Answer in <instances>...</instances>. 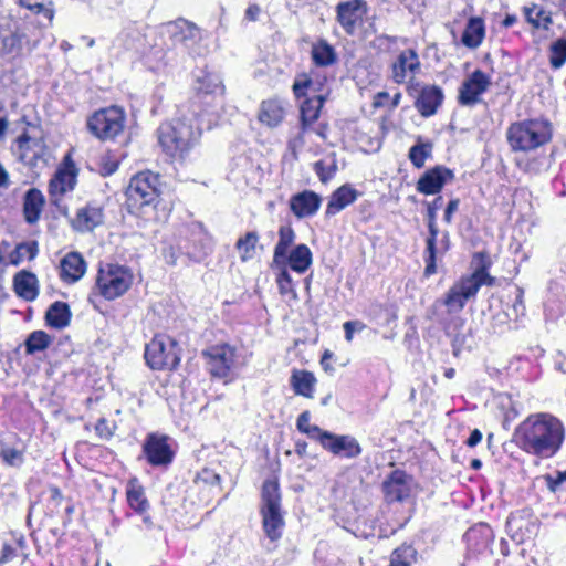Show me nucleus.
Masks as SVG:
<instances>
[{
	"label": "nucleus",
	"instance_id": "6",
	"mask_svg": "<svg viewBox=\"0 0 566 566\" xmlns=\"http://www.w3.org/2000/svg\"><path fill=\"white\" fill-rule=\"evenodd\" d=\"M125 122V112L118 106H109L94 112L87 118L86 126L96 138L111 140L123 132Z\"/></svg>",
	"mask_w": 566,
	"mask_h": 566
},
{
	"label": "nucleus",
	"instance_id": "51",
	"mask_svg": "<svg viewBox=\"0 0 566 566\" xmlns=\"http://www.w3.org/2000/svg\"><path fill=\"white\" fill-rule=\"evenodd\" d=\"M19 3L35 13H43L49 20L53 18V11L46 9L40 0H19Z\"/></svg>",
	"mask_w": 566,
	"mask_h": 566
},
{
	"label": "nucleus",
	"instance_id": "33",
	"mask_svg": "<svg viewBox=\"0 0 566 566\" xmlns=\"http://www.w3.org/2000/svg\"><path fill=\"white\" fill-rule=\"evenodd\" d=\"M324 101L325 94H317L302 103L300 112L303 130H306L318 118Z\"/></svg>",
	"mask_w": 566,
	"mask_h": 566
},
{
	"label": "nucleus",
	"instance_id": "18",
	"mask_svg": "<svg viewBox=\"0 0 566 566\" xmlns=\"http://www.w3.org/2000/svg\"><path fill=\"white\" fill-rule=\"evenodd\" d=\"M419 56L413 49L401 51L391 64V78L397 84H402L407 78L413 77L420 71Z\"/></svg>",
	"mask_w": 566,
	"mask_h": 566
},
{
	"label": "nucleus",
	"instance_id": "24",
	"mask_svg": "<svg viewBox=\"0 0 566 566\" xmlns=\"http://www.w3.org/2000/svg\"><path fill=\"white\" fill-rule=\"evenodd\" d=\"M60 268L61 279L64 282L74 283L84 275L86 263L78 252H70L61 260Z\"/></svg>",
	"mask_w": 566,
	"mask_h": 566
},
{
	"label": "nucleus",
	"instance_id": "25",
	"mask_svg": "<svg viewBox=\"0 0 566 566\" xmlns=\"http://www.w3.org/2000/svg\"><path fill=\"white\" fill-rule=\"evenodd\" d=\"M358 197V192L350 185H343L337 188L329 197L326 216H334L353 203Z\"/></svg>",
	"mask_w": 566,
	"mask_h": 566
},
{
	"label": "nucleus",
	"instance_id": "39",
	"mask_svg": "<svg viewBox=\"0 0 566 566\" xmlns=\"http://www.w3.org/2000/svg\"><path fill=\"white\" fill-rule=\"evenodd\" d=\"M523 13L526 21L532 24L535 29H543L548 31L551 25L553 24V19L551 12L538 8L536 4H532L531 7H524Z\"/></svg>",
	"mask_w": 566,
	"mask_h": 566
},
{
	"label": "nucleus",
	"instance_id": "5",
	"mask_svg": "<svg viewBox=\"0 0 566 566\" xmlns=\"http://www.w3.org/2000/svg\"><path fill=\"white\" fill-rule=\"evenodd\" d=\"M552 133V124L547 119L535 118L511 124L506 136L513 150L530 151L547 144Z\"/></svg>",
	"mask_w": 566,
	"mask_h": 566
},
{
	"label": "nucleus",
	"instance_id": "49",
	"mask_svg": "<svg viewBox=\"0 0 566 566\" xmlns=\"http://www.w3.org/2000/svg\"><path fill=\"white\" fill-rule=\"evenodd\" d=\"M314 170L322 182H327L336 171V164L334 160L328 165L325 160H318L314 165Z\"/></svg>",
	"mask_w": 566,
	"mask_h": 566
},
{
	"label": "nucleus",
	"instance_id": "15",
	"mask_svg": "<svg viewBox=\"0 0 566 566\" xmlns=\"http://www.w3.org/2000/svg\"><path fill=\"white\" fill-rule=\"evenodd\" d=\"M322 448L335 457L355 459L361 454L358 440L349 434H324Z\"/></svg>",
	"mask_w": 566,
	"mask_h": 566
},
{
	"label": "nucleus",
	"instance_id": "2",
	"mask_svg": "<svg viewBox=\"0 0 566 566\" xmlns=\"http://www.w3.org/2000/svg\"><path fill=\"white\" fill-rule=\"evenodd\" d=\"M199 117L197 111L181 105L176 118L158 127V143L167 156L185 160L188 153L198 145L201 137Z\"/></svg>",
	"mask_w": 566,
	"mask_h": 566
},
{
	"label": "nucleus",
	"instance_id": "52",
	"mask_svg": "<svg viewBox=\"0 0 566 566\" xmlns=\"http://www.w3.org/2000/svg\"><path fill=\"white\" fill-rule=\"evenodd\" d=\"M118 164L116 158H113L111 155H105L101 158L98 171L104 177L111 176L117 170Z\"/></svg>",
	"mask_w": 566,
	"mask_h": 566
},
{
	"label": "nucleus",
	"instance_id": "16",
	"mask_svg": "<svg viewBox=\"0 0 566 566\" xmlns=\"http://www.w3.org/2000/svg\"><path fill=\"white\" fill-rule=\"evenodd\" d=\"M453 170L438 165L433 168L428 169L417 181L416 189L418 192L426 196L437 195L442 188L453 181Z\"/></svg>",
	"mask_w": 566,
	"mask_h": 566
},
{
	"label": "nucleus",
	"instance_id": "43",
	"mask_svg": "<svg viewBox=\"0 0 566 566\" xmlns=\"http://www.w3.org/2000/svg\"><path fill=\"white\" fill-rule=\"evenodd\" d=\"M323 91V83L321 81H315L306 74L298 76L293 84V92L297 97L305 96L307 92H311L314 95L324 94Z\"/></svg>",
	"mask_w": 566,
	"mask_h": 566
},
{
	"label": "nucleus",
	"instance_id": "9",
	"mask_svg": "<svg viewBox=\"0 0 566 566\" xmlns=\"http://www.w3.org/2000/svg\"><path fill=\"white\" fill-rule=\"evenodd\" d=\"M145 359L151 369H176L180 361L177 343L165 336L154 337L146 345Z\"/></svg>",
	"mask_w": 566,
	"mask_h": 566
},
{
	"label": "nucleus",
	"instance_id": "38",
	"mask_svg": "<svg viewBox=\"0 0 566 566\" xmlns=\"http://www.w3.org/2000/svg\"><path fill=\"white\" fill-rule=\"evenodd\" d=\"M127 502L130 509L138 514H145L149 509V503L145 496L144 489L136 480L128 482L126 490Z\"/></svg>",
	"mask_w": 566,
	"mask_h": 566
},
{
	"label": "nucleus",
	"instance_id": "59",
	"mask_svg": "<svg viewBox=\"0 0 566 566\" xmlns=\"http://www.w3.org/2000/svg\"><path fill=\"white\" fill-rule=\"evenodd\" d=\"M260 12V7L255 3H252L245 10V19H248L249 21H256Z\"/></svg>",
	"mask_w": 566,
	"mask_h": 566
},
{
	"label": "nucleus",
	"instance_id": "19",
	"mask_svg": "<svg viewBox=\"0 0 566 566\" xmlns=\"http://www.w3.org/2000/svg\"><path fill=\"white\" fill-rule=\"evenodd\" d=\"M168 33L175 45L180 44L190 53L195 52V46L201 39L200 30L186 20L169 23Z\"/></svg>",
	"mask_w": 566,
	"mask_h": 566
},
{
	"label": "nucleus",
	"instance_id": "22",
	"mask_svg": "<svg viewBox=\"0 0 566 566\" xmlns=\"http://www.w3.org/2000/svg\"><path fill=\"white\" fill-rule=\"evenodd\" d=\"M322 199L311 190H304L290 199L291 211L300 219L314 216L319 209Z\"/></svg>",
	"mask_w": 566,
	"mask_h": 566
},
{
	"label": "nucleus",
	"instance_id": "41",
	"mask_svg": "<svg viewBox=\"0 0 566 566\" xmlns=\"http://www.w3.org/2000/svg\"><path fill=\"white\" fill-rule=\"evenodd\" d=\"M53 338L44 331H34L24 340V348L28 355L45 350L52 344Z\"/></svg>",
	"mask_w": 566,
	"mask_h": 566
},
{
	"label": "nucleus",
	"instance_id": "28",
	"mask_svg": "<svg viewBox=\"0 0 566 566\" xmlns=\"http://www.w3.org/2000/svg\"><path fill=\"white\" fill-rule=\"evenodd\" d=\"M296 238L295 231L291 226H281L279 229V241L274 247L273 264H286V253Z\"/></svg>",
	"mask_w": 566,
	"mask_h": 566
},
{
	"label": "nucleus",
	"instance_id": "54",
	"mask_svg": "<svg viewBox=\"0 0 566 566\" xmlns=\"http://www.w3.org/2000/svg\"><path fill=\"white\" fill-rule=\"evenodd\" d=\"M345 339L347 342H352L354 337V333L356 331H363L365 328V324L359 321H348L345 322L344 325Z\"/></svg>",
	"mask_w": 566,
	"mask_h": 566
},
{
	"label": "nucleus",
	"instance_id": "40",
	"mask_svg": "<svg viewBox=\"0 0 566 566\" xmlns=\"http://www.w3.org/2000/svg\"><path fill=\"white\" fill-rule=\"evenodd\" d=\"M259 239L258 232L249 231L237 240L235 249L242 262L252 260L255 256Z\"/></svg>",
	"mask_w": 566,
	"mask_h": 566
},
{
	"label": "nucleus",
	"instance_id": "50",
	"mask_svg": "<svg viewBox=\"0 0 566 566\" xmlns=\"http://www.w3.org/2000/svg\"><path fill=\"white\" fill-rule=\"evenodd\" d=\"M443 198L438 196L433 201L427 203V220L428 229H438L437 226V211L442 207Z\"/></svg>",
	"mask_w": 566,
	"mask_h": 566
},
{
	"label": "nucleus",
	"instance_id": "29",
	"mask_svg": "<svg viewBox=\"0 0 566 566\" xmlns=\"http://www.w3.org/2000/svg\"><path fill=\"white\" fill-rule=\"evenodd\" d=\"M72 313L70 306L64 303L56 301L50 305L45 313V322L49 326L62 329L70 325Z\"/></svg>",
	"mask_w": 566,
	"mask_h": 566
},
{
	"label": "nucleus",
	"instance_id": "62",
	"mask_svg": "<svg viewBox=\"0 0 566 566\" xmlns=\"http://www.w3.org/2000/svg\"><path fill=\"white\" fill-rule=\"evenodd\" d=\"M10 186V175L0 163V189H7Z\"/></svg>",
	"mask_w": 566,
	"mask_h": 566
},
{
	"label": "nucleus",
	"instance_id": "55",
	"mask_svg": "<svg viewBox=\"0 0 566 566\" xmlns=\"http://www.w3.org/2000/svg\"><path fill=\"white\" fill-rule=\"evenodd\" d=\"M304 433H306L311 439L317 440L321 444L324 434H332V432L324 431L316 424H311L310 427H306Z\"/></svg>",
	"mask_w": 566,
	"mask_h": 566
},
{
	"label": "nucleus",
	"instance_id": "31",
	"mask_svg": "<svg viewBox=\"0 0 566 566\" xmlns=\"http://www.w3.org/2000/svg\"><path fill=\"white\" fill-rule=\"evenodd\" d=\"M493 533L488 524H478L469 528L464 534V541L475 551L484 549L492 542Z\"/></svg>",
	"mask_w": 566,
	"mask_h": 566
},
{
	"label": "nucleus",
	"instance_id": "10",
	"mask_svg": "<svg viewBox=\"0 0 566 566\" xmlns=\"http://www.w3.org/2000/svg\"><path fill=\"white\" fill-rule=\"evenodd\" d=\"M207 370L213 378L226 379L230 377L235 366L237 349L229 344L212 345L201 353Z\"/></svg>",
	"mask_w": 566,
	"mask_h": 566
},
{
	"label": "nucleus",
	"instance_id": "36",
	"mask_svg": "<svg viewBox=\"0 0 566 566\" xmlns=\"http://www.w3.org/2000/svg\"><path fill=\"white\" fill-rule=\"evenodd\" d=\"M291 386L296 395L312 398L316 379L314 375L306 370H293Z\"/></svg>",
	"mask_w": 566,
	"mask_h": 566
},
{
	"label": "nucleus",
	"instance_id": "57",
	"mask_svg": "<svg viewBox=\"0 0 566 566\" xmlns=\"http://www.w3.org/2000/svg\"><path fill=\"white\" fill-rule=\"evenodd\" d=\"M15 556L17 549L9 544H4L0 554V566L2 564L11 562Z\"/></svg>",
	"mask_w": 566,
	"mask_h": 566
},
{
	"label": "nucleus",
	"instance_id": "17",
	"mask_svg": "<svg viewBox=\"0 0 566 566\" xmlns=\"http://www.w3.org/2000/svg\"><path fill=\"white\" fill-rule=\"evenodd\" d=\"M365 0H347L336 6V20L347 34H353L357 22L367 13Z\"/></svg>",
	"mask_w": 566,
	"mask_h": 566
},
{
	"label": "nucleus",
	"instance_id": "26",
	"mask_svg": "<svg viewBox=\"0 0 566 566\" xmlns=\"http://www.w3.org/2000/svg\"><path fill=\"white\" fill-rule=\"evenodd\" d=\"M13 285L15 293L28 302L34 301L39 294L38 279L31 272L21 271L15 274Z\"/></svg>",
	"mask_w": 566,
	"mask_h": 566
},
{
	"label": "nucleus",
	"instance_id": "14",
	"mask_svg": "<svg viewBox=\"0 0 566 566\" xmlns=\"http://www.w3.org/2000/svg\"><path fill=\"white\" fill-rule=\"evenodd\" d=\"M491 78L481 70H475L463 81L459 88L458 102L463 106H473L480 102V96L488 91Z\"/></svg>",
	"mask_w": 566,
	"mask_h": 566
},
{
	"label": "nucleus",
	"instance_id": "27",
	"mask_svg": "<svg viewBox=\"0 0 566 566\" xmlns=\"http://www.w3.org/2000/svg\"><path fill=\"white\" fill-rule=\"evenodd\" d=\"M44 196L36 188L29 189L24 195L23 214L29 224L35 223L40 219L44 206Z\"/></svg>",
	"mask_w": 566,
	"mask_h": 566
},
{
	"label": "nucleus",
	"instance_id": "34",
	"mask_svg": "<svg viewBox=\"0 0 566 566\" xmlns=\"http://www.w3.org/2000/svg\"><path fill=\"white\" fill-rule=\"evenodd\" d=\"M485 36L484 21L481 18H470L463 31L461 41L469 49H476Z\"/></svg>",
	"mask_w": 566,
	"mask_h": 566
},
{
	"label": "nucleus",
	"instance_id": "32",
	"mask_svg": "<svg viewBox=\"0 0 566 566\" xmlns=\"http://www.w3.org/2000/svg\"><path fill=\"white\" fill-rule=\"evenodd\" d=\"M313 261L310 248L302 243L296 245L290 253H286V264L297 273H304Z\"/></svg>",
	"mask_w": 566,
	"mask_h": 566
},
{
	"label": "nucleus",
	"instance_id": "3",
	"mask_svg": "<svg viewBox=\"0 0 566 566\" xmlns=\"http://www.w3.org/2000/svg\"><path fill=\"white\" fill-rule=\"evenodd\" d=\"M473 263L475 264L473 272L461 276L444 295L442 303L449 313L462 311L465 303L475 297L481 286H492L495 283V277L489 273L490 262L484 252H476L473 255Z\"/></svg>",
	"mask_w": 566,
	"mask_h": 566
},
{
	"label": "nucleus",
	"instance_id": "44",
	"mask_svg": "<svg viewBox=\"0 0 566 566\" xmlns=\"http://www.w3.org/2000/svg\"><path fill=\"white\" fill-rule=\"evenodd\" d=\"M38 242L29 241L19 243L10 253V262L14 265L20 264L25 258L33 260L38 254Z\"/></svg>",
	"mask_w": 566,
	"mask_h": 566
},
{
	"label": "nucleus",
	"instance_id": "1",
	"mask_svg": "<svg viewBox=\"0 0 566 566\" xmlns=\"http://www.w3.org/2000/svg\"><path fill=\"white\" fill-rule=\"evenodd\" d=\"M513 441L528 454L548 459L554 457L564 441L562 422L548 415H531L515 429Z\"/></svg>",
	"mask_w": 566,
	"mask_h": 566
},
{
	"label": "nucleus",
	"instance_id": "46",
	"mask_svg": "<svg viewBox=\"0 0 566 566\" xmlns=\"http://www.w3.org/2000/svg\"><path fill=\"white\" fill-rule=\"evenodd\" d=\"M416 555L417 552L412 546L401 545L392 552L388 566H411V563L416 560Z\"/></svg>",
	"mask_w": 566,
	"mask_h": 566
},
{
	"label": "nucleus",
	"instance_id": "56",
	"mask_svg": "<svg viewBox=\"0 0 566 566\" xmlns=\"http://www.w3.org/2000/svg\"><path fill=\"white\" fill-rule=\"evenodd\" d=\"M459 206H460V199L459 198L451 199L448 202V205L446 207V210H444V216H443L444 222H447V223H451L452 222L453 213L459 209Z\"/></svg>",
	"mask_w": 566,
	"mask_h": 566
},
{
	"label": "nucleus",
	"instance_id": "7",
	"mask_svg": "<svg viewBox=\"0 0 566 566\" xmlns=\"http://www.w3.org/2000/svg\"><path fill=\"white\" fill-rule=\"evenodd\" d=\"M133 283L130 271L117 264H105L99 268L96 287L106 300H115L128 291Z\"/></svg>",
	"mask_w": 566,
	"mask_h": 566
},
{
	"label": "nucleus",
	"instance_id": "35",
	"mask_svg": "<svg viewBox=\"0 0 566 566\" xmlns=\"http://www.w3.org/2000/svg\"><path fill=\"white\" fill-rule=\"evenodd\" d=\"M312 60L316 66L326 67L337 62V53L326 40H319L313 44Z\"/></svg>",
	"mask_w": 566,
	"mask_h": 566
},
{
	"label": "nucleus",
	"instance_id": "45",
	"mask_svg": "<svg viewBox=\"0 0 566 566\" xmlns=\"http://www.w3.org/2000/svg\"><path fill=\"white\" fill-rule=\"evenodd\" d=\"M280 273L276 277V283L279 286V292L282 296L287 297L289 300L296 301L297 293L294 289L292 277L286 269V264L280 265Z\"/></svg>",
	"mask_w": 566,
	"mask_h": 566
},
{
	"label": "nucleus",
	"instance_id": "42",
	"mask_svg": "<svg viewBox=\"0 0 566 566\" xmlns=\"http://www.w3.org/2000/svg\"><path fill=\"white\" fill-rule=\"evenodd\" d=\"M24 38H25V35L22 32H20L18 29L0 30V50H2L6 53H12L14 51H19L22 48V41Z\"/></svg>",
	"mask_w": 566,
	"mask_h": 566
},
{
	"label": "nucleus",
	"instance_id": "37",
	"mask_svg": "<svg viewBox=\"0 0 566 566\" xmlns=\"http://www.w3.org/2000/svg\"><path fill=\"white\" fill-rule=\"evenodd\" d=\"M284 116V111L277 101H264L259 112V120L269 127L277 126Z\"/></svg>",
	"mask_w": 566,
	"mask_h": 566
},
{
	"label": "nucleus",
	"instance_id": "63",
	"mask_svg": "<svg viewBox=\"0 0 566 566\" xmlns=\"http://www.w3.org/2000/svg\"><path fill=\"white\" fill-rule=\"evenodd\" d=\"M438 244H439V251L441 254H444L449 248H450V238H449V233L448 232H444L442 234V238L438 241Z\"/></svg>",
	"mask_w": 566,
	"mask_h": 566
},
{
	"label": "nucleus",
	"instance_id": "13",
	"mask_svg": "<svg viewBox=\"0 0 566 566\" xmlns=\"http://www.w3.org/2000/svg\"><path fill=\"white\" fill-rule=\"evenodd\" d=\"M78 170L70 155H66L49 182L51 197H62L72 191L77 182Z\"/></svg>",
	"mask_w": 566,
	"mask_h": 566
},
{
	"label": "nucleus",
	"instance_id": "60",
	"mask_svg": "<svg viewBox=\"0 0 566 566\" xmlns=\"http://www.w3.org/2000/svg\"><path fill=\"white\" fill-rule=\"evenodd\" d=\"M566 482V470L558 472L557 479L548 478V486L552 491H556L560 483Z\"/></svg>",
	"mask_w": 566,
	"mask_h": 566
},
{
	"label": "nucleus",
	"instance_id": "48",
	"mask_svg": "<svg viewBox=\"0 0 566 566\" xmlns=\"http://www.w3.org/2000/svg\"><path fill=\"white\" fill-rule=\"evenodd\" d=\"M566 62V39L556 40L551 45L549 63L552 67L559 69Z\"/></svg>",
	"mask_w": 566,
	"mask_h": 566
},
{
	"label": "nucleus",
	"instance_id": "53",
	"mask_svg": "<svg viewBox=\"0 0 566 566\" xmlns=\"http://www.w3.org/2000/svg\"><path fill=\"white\" fill-rule=\"evenodd\" d=\"M115 428L116 426L114 422L108 421L105 418H101L95 426V431L101 438L109 439L113 436Z\"/></svg>",
	"mask_w": 566,
	"mask_h": 566
},
{
	"label": "nucleus",
	"instance_id": "8",
	"mask_svg": "<svg viewBox=\"0 0 566 566\" xmlns=\"http://www.w3.org/2000/svg\"><path fill=\"white\" fill-rule=\"evenodd\" d=\"M159 177L150 171L135 175L127 187V206L129 210H138L151 205L159 197Z\"/></svg>",
	"mask_w": 566,
	"mask_h": 566
},
{
	"label": "nucleus",
	"instance_id": "11",
	"mask_svg": "<svg viewBox=\"0 0 566 566\" xmlns=\"http://www.w3.org/2000/svg\"><path fill=\"white\" fill-rule=\"evenodd\" d=\"M195 96L191 101L184 106H189L190 109H195L201 116L205 111L202 105L210 106L218 93L223 92V86L219 75L213 73H205L202 76H197L195 85Z\"/></svg>",
	"mask_w": 566,
	"mask_h": 566
},
{
	"label": "nucleus",
	"instance_id": "64",
	"mask_svg": "<svg viewBox=\"0 0 566 566\" xmlns=\"http://www.w3.org/2000/svg\"><path fill=\"white\" fill-rule=\"evenodd\" d=\"M389 98V93L387 92H379L376 97H375V102H374V105L376 107H379V106H382L384 105V102L385 99Z\"/></svg>",
	"mask_w": 566,
	"mask_h": 566
},
{
	"label": "nucleus",
	"instance_id": "47",
	"mask_svg": "<svg viewBox=\"0 0 566 566\" xmlns=\"http://www.w3.org/2000/svg\"><path fill=\"white\" fill-rule=\"evenodd\" d=\"M432 144L419 143L413 145L409 150V159L416 168H422L426 159L431 156Z\"/></svg>",
	"mask_w": 566,
	"mask_h": 566
},
{
	"label": "nucleus",
	"instance_id": "23",
	"mask_svg": "<svg viewBox=\"0 0 566 566\" xmlns=\"http://www.w3.org/2000/svg\"><path fill=\"white\" fill-rule=\"evenodd\" d=\"M443 97V92L439 86L427 85L421 90L416 101V107L423 117H430L437 113Z\"/></svg>",
	"mask_w": 566,
	"mask_h": 566
},
{
	"label": "nucleus",
	"instance_id": "21",
	"mask_svg": "<svg viewBox=\"0 0 566 566\" xmlns=\"http://www.w3.org/2000/svg\"><path fill=\"white\" fill-rule=\"evenodd\" d=\"M103 209L96 205L87 203L77 209L75 217L71 220L72 228L78 232H88L103 223Z\"/></svg>",
	"mask_w": 566,
	"mask_h": 566
},
{
	"label": "nucleus",
	"instance_id": "12",
	"mask_svg": "<svg viewBox=\"0 0 566 566\" xmlns=\"http://www.w3.org/2000/svg\"><path fill=\"white\" fill-rule=\"evenodd\" d=\"M143 452L153 467H168L175 457L169 444V437L160 433H149L143 444Z\"/></svg>",
	"mask_w": 566,
	"mask_h": 566
},
{
	"label": "nucleus",
	"instance_id": "58",
	"mask_svg": "<svg viewBox=\"0 0 566 566\" xmlns=\"http://www.w3.org/2000/svg\"><path fill=\"white\" fill-rule=\"evenodd\" d=\"M310 412L308 411H304L302 412L298 418H297V421H296V427L297 429L301 431V432H305V429L306 427H310Z\"/></svg>",
	"mask_w": 566,
	"mask_h": 566
},
{
	"label": "nucleus",
	"instance_id": "61",
	"mask_svg": "<svg viewBox=\"0 0 566 566\" xmlns=\"http://www.w3.org/2000/svg\"><path fill=\"white\" fill-rule=\"evenodd\" d=\"M482 440V432L479 429H474L467 440V446L473 448L478 446Z\"/></svg>",
	"mask_w": 566,
	"mask_h": 566
},
{
	"label": "nucleus",
	"instance_id": "20",
	"mask_svg": "<svg viewBox=\"0 0 566 566\" xmlns=\"http://www.w3.org/2000/svg\"><path fill=\"white\" fill-rule=\"evenodd\" d=\"M387 502H401L410 495V476L401 470L392 471L382 483Z\"/></svg>",
	"mask_w": 566,
	"mask_h": 566
},
{
	"label": "nucleus",
	"instance_id": "30",
	"mask_svg": "<svg viewBox=\"0 0 566 566\" xmlns=\"http://www.w3.org/2000/svg\"><path fill=\"white\" fill-rule=\"evenodd\" d=\"M429 235L426 240V250H424V275L431 276L437 272V260L443 254L439 251L438 244V234L439 229H428Z\"/></svg>",
	"mask_w": 566,
	"mask_h": 566
},
{
	"label": "nucleus",
	"instance_id": "4",
	"mask_svg": "<svg viewBox=\"0 0 566 566\" xmlns=\"http://www.w3.org/2000/svg\"><path fill=\"white\" fill-rule=\"evenodd\" d=\"M260 514L262 516V528L266 537L271 542L280 539L285 526V512L282 509L280 485L275 479H268L263 482Z\"/></svg>",
	"mask_w": 566,
	"mask_h": 566
}]
</instances>
